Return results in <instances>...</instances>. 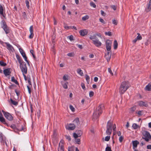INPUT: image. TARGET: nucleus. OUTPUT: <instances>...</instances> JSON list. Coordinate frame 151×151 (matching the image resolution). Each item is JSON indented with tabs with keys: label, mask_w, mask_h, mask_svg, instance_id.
<instances>
[{
	"label": "nucleus",
	"mask_w": 151,
	"mask_h": 151,
	"mask_svg": "<svg viewBox=\"0 0 151 151\" xmlns=\"http://www.w3.org/2000/svg\"><path fill=\"white\" fill-rule=\"evenodd\" d=\"M137 104L140 107L145 106L147 107L148 106L147 102H144L141 101H138L137 102Z\"/></svg>",
	"instance_id": "nucleus-9"
},
{
	"label": "nucleus",
	"mask_w": 151,
	"mask_h": 151,
	"mask_svg": "<svg viewBox=\"0 0 151 151\" xmlns=\"http://www.w3.org/2000/svg\"><path fill=\"white\" fill-rule=\"evenodd\" d=\"M10 100L11 102V103L13 105H15V106H17L18 105V103L17 102L13 100H12V99L11 98L10 99Z\"/></svg>",
	"instance_id": "nucleus-28"
},
{
	"label": "nucleus",
	"mask_w": 151,
	"mask_h": 151,
	"mask_svg": "<svg viewBox=\"0 0 151 151\" xmlns=\"http://www.w3.org/2000/svg\"><path fill=\"white\" fill-rule=\"evenodd\" d=\"M27 81L28 82V83L31 86H32V85L31 84V78L30 76H29V77H28V76H27Z\"/></svg>",
	"instance_id": "nucleus-40"
},
{
	"label": "nucleus",
	"mask_w": 151,
	"mask_h": 151,
	"mask_svg": "<svg viewBox=\"0 0 151 151\" xmlns=\"http://www.w3.org/2000/svg\"><path fill=\"white\" fill-rule=\"evenodd\" d=\"M94 94V92L93 91H91L89 92V95L90 97H92Z\"/></svg>",
	"instance_id": "nucleus-51"
},
{
	"label": "nucleus",
	"mask_w": 151,
	"mask_h": 151,
	"mask_svg": "<svg viewBox=\"0 0 151 151\" xmlns=\"http://www.w3.org/2000/svg\"><path fill=\"white\" fill-rule=\"evenodd\" d=\"M11 81L12 82L15 83L17 85H19V83L15 79L14 77L13 76L12 78Z\"/></svg>",
	"instance_id": "nucleus-29"
},
{
	"label": "nucleus",
	"mask_w": 151,
	"mask_h": 151,
	"mask_svg": "<svg viewBox=\"0 0 151 151\" xmlns=\"http://www.w3.org/2000/svg\"><path fill=\"white\" fill-rule=\"evenodd\" d=\"M112 132V129H106V134L108 135H110Z\"/></svg>",
	"instance_id": "nucleus-27"
},
{
	"label": "nucleus",
	"mask_w": 151,
	"mask_h": 151,
	"mask_svg": "<svg viewBox=\"0 0 151 151\" xmlns=\"http://www.w3.org/2000/svg\"><path fill=\"white\" fill-rule=\"evenodd\" d=\"M101 115H99L98 113L94 111L93 114V119L94 120L98 118Z\"/></svg>",
	"instance_id": "nucleus-18"
},
{
	"label": "nucleus",
	"mask_w": 151,
	"mask_h": 151,
	"mask_svg": "<svg viewBox=\"0 0 151 151\" xmlns=\"http://www.w3.org/2000/svg\"><path fill=\"white\" fill-rule=\"evenodd\" d=\"M4 12V9L3 7L0 4V14H3Z\"/></svg>",
	"instance_id": "nucleus-33"
},
{
	"label": "nucleus",
	"mask_w": 151,
	"mask_h": 151,
	"mask_svg": "<svg viewBox=\"0 0 151 151\" xmlns=\"http://www.w3.org/2000/svg\"><path fill=\"white\" fill-rule=\"evenodd\" d=\"M15 93H16L17 96H19L20 94L19 91H17V89L15 90Z\"/></svg>",
	"instance_id": "nucleus-63"
},
{
	"label": "nucleus",
	"mask_w": 151,
	"mask_h": 151,
	"mask_svg": "<svg viewBox=\"0 0 151 151\" xmlns=\"http://www.w3.org/2000/svg\"><path fill=\"white\" fill-rule=\"evenodd\" d=\"M63 142L64 141L63 140H61L60 141L58 148V151H64Z\"/></svg>",
	"instance_id": "nucleus-8"
},
{
	"label": "nucleus",
	"mask_w": 151,
	"mask_h": 151,
	"mask_svg": "<svg viewBox=\"0 0 151 151\" xmlns=\"http://www.w3.org/2000/svg\"><path fill=\"white\" fill-rule=\"evenodd\" d=\"M110 138V136H106L105 139V140L106 141H109Z\"/></svg>",
	"instance_id": "nucleus-54"
},
{
	"label": "nucleus",
	"mask_w": 151,
	"mask_h": 151,
	"mask_svg": "<svg viewBox=\"0 0 151 151\" xmlns=\"http://www.w3.org/2000/svg\"><path fill=\"white\" fill-rule=\"evenodd\" d=\"M108 71L109 72V73L110 74H111L112 76H113V73L112 72V71H111V68H108Z\"/></svg>",
	"instance_id": "nucleus-57"
},
{
	"label": "nucleus",
	"mask_w": 151,
	"mask_h": 151,
	"mask_svg": "<svg viewBox=\"0 0 151 151\" xmlns=\"http://www.w3.org/2000/svg\"><path fill=\"white\" fill-rule=\"evenodd\" d=\"M24 124L20 123L18 126L17 129L19 131H21L24 129Z\"/></svg>",
	"instance_id": "nucleus-16"
},
{
	"label": "nucleus",
	"mask_w": 151,
	"mask_h": 151,
	"mask_svg": "<svg viewBox=\"0 0 151 151\" xmlns=\"http://www.w3.org/2000/svg\"><path fill=\"white\" fill-rule=\"evenodd\" d=\"M5 44L7 46V48L9 50H10L12 51L14 50L12 46L10 44L7 42H5Z\"/></svg>",
	"instance_id": "nucleus-15"
},
{
	"label": "nucleus",
	"mask_w": 151,
	"mask_h": 151,
	"mask_svg": "<svg viewBox=\"0 0 151 151\" xmlns=\"http://www.w3.org/2000/svg\"><path fill=\"white\" fill-rule=\"evenodd\" d=\"M81 86L82 88L84 90H85L86 87L84 84L83 83H82L81 84Z\"/></svg>",
	"instance_id": "nucleus-55"
},
{
	"label": "nucleus",
	"mask_w": 151,
	"mask_h": 151,
	"mask_svg": "<svg viewBox=\"0 0 151 151\" xmlns=\"http://www.w3.org/2000/svg\"><path fill=\"white\" fill-rule=\"evenodd\" d=\"M67 55L69 57H73L74 55V54L73 52H70L68 53Z\"/></svg>",
	"instance_id": "nucleus-50"
},
{
	"label": "nucleus",
	"mask_w": 151,
	"mask_h": 151,
	"mask_svg": "<svg viewBox=\"0 0 151 151\" xmlns=\"http://www.w3.org/2000/svg\"><path fill=\"white\" fill-rule=\"evenodd\" d=\"M111 8L114 11L116 10V7L115 5H112L111 6Z\"/></svg>",
	"instance_id": "nucleus-62"
},
{
	"label": "nucleus",
	"mask_w": 151,
	"mask_h": 151,
	"mask_svg": "<svg viewBox=\"0 0 151 151\" xmlns=\"http://www.w3.org/2000/svg\"><path fill=\"white\" fill-rule=\"evenodd\" d=\"M89 18L88 16L86 15L82 17V19L83 21H86Z\"/></svg>",
	"instance_id": "nucleus-35"
},
{
	"label": "nucleus",
	"mask_w": 151,
	"mask_h": 151,
	"mask_svg": "<svg viewBox=\"0 0 151 151\" xmlns=\"http://www.w3.org/2000/svg\"><path fill=\"white\" fill-rule=\"evenodd\" d=\"M22 16L23 18L25 19H27V17L26 14V13L25 12H24L23 13Z\"/></svg>",
	"instance_id": "nucleus-38"
},
{
	"label": "nucleus",
	"mask_w": 151,
	"mask_h": 151,
	"mask_svg": "<svg viewBox=\"0 0 151 151\" xmlns=\"http://www.w3.org/2000/svg\"><path fill=\"white\" fill-rule=\"evenodd\" d=\"M124 139V137L122 136H121L119 139V140L120 142H122Z\"/></svg>",
	"instance_id": "nucleus-58"
},
{
	"label": "nucleus",
	"mask_w": 151,
	"mask_h": 151,
	"mask_svg": "<svg viewBox=\"0 0 151 151\" xmlns=\"http://www.w3.org/2000/svg\"><path fill=\"white\" fill-rule=\"evenodd\" d=\"M151 43V38L150 37L147 40V41L145 43V45H147Z\"/></svg>",
	"instance_id": "nucleus-31"
},
{
	"label": "nucleus",
	"mask_w": 151,
	"mask_h": 151,
	"mask_svg": "<svg viewBox=\"0 0 151 151\" xmlns=\"http://www.w3.org/2000/svg\"><path fill=\"white\" fill-rule=\"evenodd\" d=\"M90 5L91 6H92L93 7L95 8L96 7V5L93 2L91 1L90 3Z\"/></svg>",
	"instance_id": "nucleus-47"
},
{
	"label": "nucleus",
	"mask_w": 151,
	"mask_h": 151,
	"mask_svg": "<svg viewBox=\"0 0 151 151\" xmlns=\"http://www.w3.org/2000/svg\"><path fill=\"white\" fill-rule=\"evenodd\" d=\"M76 128L75 125L73 124H69L67 129L70 130H73Z\"/></svg>",
	"instance_id": "nucleus-19"
},
{
	"label": "nucleus",
	"mask_w": 151,
	"mask_h": 151,
	"mask_svg": "<svg viewBox=\"0 0 151 151\" xmlns=\"http://www.w3.org/2000/svg\"><path fill=\"white\" fill-rule=\"evenodd\" d=\"M104 109V106L103 105H100L97 107L94 111L98 113L99 115H101L102 113V110Z\"/></svg>",
	"instance_id": "nucleus-6"
},
{
	"label": "nucleus",
	"mask_w": 151,
	"mask_h": 151,
	"mask_svg": "<svg viewBox=\"0 0 151 151\" xmlns=\"http://www.w3.org/2000/svg\"><path fill=\"white\" fill-rule=\"evenodd\" d=\"M143 136L142 139H144L147 142H149V139H151V135L147 131H145V134H143Z\"/></svg>",
	"instance_id": "nucleus-4"
},
{
	"label": "nucleus",
	"mask_w": 151,
	"mask_h": 151,
	"mask_svg": "<svg viewBox=\"0 0 151 151\" xmlns=\"http://www.w3.org/2000/svg\"><path fill=\"white\" fill-rule=\"evenodd\" d=\"M25 2L26 4V6L27 8L28 9H29L30 6L29 1L28 0H26L25 1Z\"/></svg>",
	"instance_id": "nucleus-44"
},
{
	"label": "nucleus",
	"mask_w": 151,
	"mask_h": 151,
	"mask_svg": "<svg viewBox=\"0 0 151 151\" xmlns=\"http://www.w3.org/2000/svg\"><path fill=\"white\" fill-rule=\"evenodd\" d=\"M20 68L22 74H27V68L26 63L24 61H22V63L20 64Z\"/></svg>",
	"instance_id": "nucleus-3"
},
{
	"label": "nucleus",
	"mask_w": 151,
	"mask_h": 151,
	"mask_svg": "<svg viewBox=\"0 0 151 151\" xmlns=\"http://www.w3.org/2000/svg\"><path fill=\"white\" fill-rule=\"evenodd\" d=\"M99 20L100 22L103 23V24H105L106 23V22H105V21L102 18H100L99 19Z\"/></svg>",
	"instance_id": "nucleus-56"
},
{
	"label": "nucleus",
	"mask_w": 151,
	"mask_h": 151,
	"mask_svg": "<svg viewBox=\"0 0 151 151\" xmlns=\"http://www.w3.org/2000/svg\"><path fill=\"white\" fill-rule=\"evenodd\" d=\"M146 91H150L151 90V82L149 83L145 88Z\"/></svg>",
	"instance_id": "nucleus-23"
},
{
	"label": "nucleus",
	"mask_w": 151,
	"mask_h": 151,
	"mask_svg": "<svg viewBox=\"0 0 151 151\" xmlns=\"http://www.w3.org/2000/svg\"><path fill=\"white\" fill-rule=\"evenodd\" d=\"M101 14L103 16H105L106 15V13L103 10L101 11Z\"/></svg>",
	"instance_id": "nucleus-64"
},
{
	"label": "nucleus",
	"mask_w": 151,
	"mask_h": 151,
	"mask_svg": "<svg viewBox=\"0 0 151 151\" xmlns=\"http://www.w3.org/2000/svg\"><path fill=\"white\" fill-rule=\"evenodd\" d=\"M93 44L97 47H99L101 45V43L98 39H96L93 41Z\"/></svg>",
	"instance_id": "nucleus-11"
},
{
	"label": "nucleus",
	"mask_w": 151,
	"mask_h": 151,
	"mask_svg": "<svg viewBox=\"0 0 151 151\" xmlns=\"http://www.w3.org/2000/svg\"><path fill=\"white\" fill-rule=\"evenodd\" d=\"M73 122L76 123L77 125H78L80 124L79 119L78 118H76L73 121Z\"/></svg>",
	"instance_id": "nucleus-30"
},
{
	"label": "nucleus",
	"mask_w": 151,
	"mask_h": 151,
	"mask_svg": "<svg viewBox=\"0 0 151 151\" xmlns=\"http://www.w3.org/2000/svg\"><path fill=\"white\" fill-rule=\"evenodd\" d=\"M0 121L4 124H7L5 121V119L2 116H0Z\"/></svg>",
	"instance_id": "nucleus-24"
},
{
	"label": "nucleus",
	"mask_w": 151,
	"mask_h": 151,
	"mask_svg": "<svg viewBox=\"0 0 151 151\" xmlns=\"http://www.w3.org/2000/svg\"><path fill=\"white\" fill-rule=\"evenodd\" d=\"M137 35L138 36L136 37L137 39L139 40H141L142 39V37L141 35H140V34L139 33H137Z\"/></svg>",
	"instance_id": "nucleus-43"
},
{
	"label": "nucleus",
	"mask_w": 151,
	"mask_h": 151,
	"mask_svg": "<svg viewBox=\"0 0 151 151\" xmlns=\"http://www.w3.org/2000/svg\"><path fill=\"white\" fill-rule=\"evenodd\" d=\"M16 57L17 59L18 60V62L20 64H21L22 63V59L19 56V55H18L17 54L16 55Z\"/></svg>",
	"instance_id": "nucleus-25"
},
{
	"label": "nucleus",
	"mask_w": 151,
	"mask_h": 151,
	"mask_svg": "<svg viewBox=\"0 0 151 151\" xmlns=\"http://www.w3.org/2000/svg\"><path fill=\"white\" fill-rule=\"evenodd\" d=\"M5 117L8 120L12 121L13 119V117L12 115L10 113L4 111L2 110V111Z\"/></svg>",
	"instance_id": "nucleus-5"
},
{
	"label": "nucleus",
	"mask_w": 151,
	"mask_h": 151,
	"mask_svg": "<svg viewBox=\"0 0 151 151\" xmlns=\"http://www.w3.org/2000/svg\"><path fill=\"white\" fill-rule=\"evenodd\" d=\"M111 42L109 40H108L106 42V47L107 51H110L111 49Z\"/></svg>",
	"instance_id": "nucleus-7"
},
{
	"label": "nucleus",
	"mask_w": 151,
	"mask_h": 151,
	"mask_svg": "<svg viewBox=\"0 0 151 151\" xmlns=\"http://www.w3.org/2000/svg\"><path fill=\"white\" fill-rule=\"evenodd\" d=\"M118 43L116 40H115L114 41V50H116L117 48L118 47Z\"/></svg>",
	"instance_id": "nucleus-26"
},
{
	"label": "nucleus",
	"mask_w": 151,
	"mask_h": 151,
	"mask_svg": "<svg viewBox=\"0 0 151 151\" xmlns=\"http://www.w3.org/2000/svg\"><path fill=\"white\" fill-rule=\"evenodd\" d=\"M105 151H112L110 147L107 146L105 149Z\"/></svg>",
	"instance_id": "nucleus-48"
},
{
	"label": "nucleus",
	"mask_w": 151,
	"mask_h": 151,
	"mask_svg": "<svg viewBox=\"0 0 151 151\" xmlns=\"http://www.w3.org/2000/svg\"><path fill=\"white\" fill-rule=\"evenodd\" d=\"M112 23L113 24L116 25L117 24L118 22L116 20L114 19L112 20Z\"/></svg>",
	"instance_id": "nucleus-52"
},
{
	"label": "nucleus",
	"mask_w": 151,
	"mask_h": 151,
	"mask_svg": "<svg viewBox=\"0 0 151 151\" xmlns=\"http://www.w3.org/2000/svg\"><path fill=\"white\" fill-rule=\"evenodd\" d=\"M151 9V6L148 5L147 7L145 9V11L146 12H149Z\"/></svg>",
	"instance_id": "nucleus-34"
},
{
	"label": "nucleus",
	"mask_w": 151,
	"mask_h": 151,
	"mask_svg": "<svg viewBox=\"0 0 151 151\" xmlns=\"http://www.w3.org/2000/svg\"><path fill=\"white\" fill-rule=\"evenodd\" d=\"M69 107L70 110L73 112H74L75 111V109L73 106L72 105H70L69 106Z\"/></svg>",
	"instance_id": "nucleus-46"
},
{
	"label": "nucleus",
	"mask_w": 151,
	"mask_h": 151,
	"mask_svg": "<svg viewBox=\"0 0 151 151\" xmlns=\"http://www.w3.org/2000/svg\"><path fill=\"white\" fill-rule=\"evenodd\" d=\"M11 68H8L4 70L3 71V73L5 76H7L10 75L11 73L10 71Z\"/></svg>",
	"instance_id": "nucleus-12"
},
{
	"label": "nucleus",
	"mask_w": 151,
	"mask_h": 151,
	"mask_svg": "<svg viewBox=\"0 0 151 151\" xmlns=\"http://www.w3.org/2000/svg\"><path fill=\"white\" fill-rule=\"evenodd\" d=\"M113 130L114 132H116V127L115 124H114L113 125Z\"/></svg>",
	"instance_id": "nucleus-60"
},
{
	"label": "nucleus",
	"mask_w": 151,
	"mask_h": 151,
	"mask_svg": "<svg viewBox=\"0 0 151 151\" xmlns=\"http://www.w3.org/2000/svg\"><path fill=\"white\" fill-rule=\"evenodd\" d=\"M111 52L108 51L106 54H105V56L107 62L110 61L111 56Z\"/></svg>",
	"instance_id": "nucleus-13"
},
{
	"label": "nucleus",
	"mask_w": 151,
	"mask_h": 151,
	"mask_svg": "<svg viewBox=\"0 0 151 151\" xmlns=\"http://www.w3.org/2000/svg\"><path fill=\"white\" fill-rule=\"evenodd\" d=\"M77 72L81 76H83V74L82 70L80 69H78Z\"/></svg>",
	"instance_id": "nucleus-36"
},
{
	"label": "nucleus",
	"mask_w": 151,
	"mask_h": 151,
	"mask_svg": "<svg viewBox=\"0 0 151 151\" xmlns=\"http://www.w3.org/2000/svg\"><path fill=\"white\" fill-rule=\"evenodd\" d=\"M132 127L134 129H136L139 127V125L136 124L134 123L132 125Z\"/></svg>",
	"instance_id": "nucleus-32"
},
{
	"label": "nucleus",
	"mask_w": 151,
	"mask_h": 151,
	"mask_svg": "<svg viewBox=\"0 0 151 151\" xmlns=\"http://www.w3.org/2000/svg\"><path fill=\"white\" fill-rule=\"evenodd\" d=\"M96 35H93V36H91V37H90V40H92L93 41V40H94L95 39H96Z\"/></svg>",
	"instance_id": "nucleus-42"
},
{
	"label": "nucleus",
	"mask_w": 151,
	"mask_h": 151,
	"mask_svg": "<svg viewBox=\"0 0 151 151\" xmlns=\"http://www.w3.org/2000/svg\"><path fill=\"white\" fill-rule=\"evenodd\" d=\"M27 89H28V91L29 93L30 94H31V90L30 88V86H28H28H27Z\"/></svg>",
	"instance_id": "nucleus-59"
},
{
	"label": "nucleus",
	"mask_w": 151,
	"mask_h": 151,
	"mask_svg": "<svg viewBox=\"0 0 151 151\" xmlns=\"http://www.w3.org/2000/svg\"><path fill=\"white\" fill-rule=\"evenodd\" d=\"M1 27L3 29L5 33L7 34L10 32V29L8 27L6 23V22L4 20H2L1 22Z\"/></svg>",
	"instance_id": "nucleus-2"
},
{
	"label": "nucleus",
	"mask_w": 151,
	"mask_h": 151,
	"mask_svg": "<svg viewBox=\"0 0 151 151\" xmlns=\"http://www.w3.org/2000/svg\"><path fill=\"white\" fill-rule=\"evenodd\" d=\"M133 144V149H135V148L137 147V145L139 143V142L137 140H134L132 141Z\"/></svg>",
	"instance_id": "nucleus-17"
},
{
	"label": "nucleus",
	"mask_w": 151,
	"mask_h": 151,
	"mask_svg": "<svg viewBox=\"0 0 151 151\" xmlns=\"http://www.w3.org/2000/svg\"><path fill=\"white\" fill-rule=\"evenodd\" d=\"M29 31L30 33H33V27L32 26H31L29 28Z\"/></svg>",
	"instance_id": "nucleus-53"
},
{
	"label": "nucleus",
	"mask_w": 151,
	"mask_h": 151,
	"mask_svg": "<svg viewBox=\"0 0 151 151\" xmlns=\"http://www.w3.org/2000/svg\"><path fill=\"white\" fill-rule=\"evenodd\" d=\"M79 32L81 36H84L87 34L88 32L86 29H84L80 30Z\"/></svg>",
	"instance_id": "nucleus-14"
},
{
	"label": "nucleus",
	"mask_w": 151,
	"mask_h": 151,
	"mask_svg": "<svg viewBox=\"0 0 151 151\" xmlns=\"http://www.w3.org/2000/svg\"><path fill=\"white\" fill-rule=\"evenodd\" d=\"M63 81H61V84L63 88L66 89V75H65L63 77Z\"/></svg>",
	"instance_id": "nucleus-10"
},
{
	"label": "nucleus",
	"mask_w": 151,
	"mask_h": 151,
	"mask_svg": "<svg viewBox=\"0 0 151 151\" xmlns=\"http://www.w3.org/2000/svg\"><path fill=\"white\" fill-rule=\"evenodd\" d=\"M105 34L106 35H108L110 37H111L112 36L111 32L110 31L105 32Z\"/></svg>",
	"instance_id": "nucleus-45"
},
{
	"label": "nucleus",
	"mask_w": 151,
	"mask_h": 151,
	"mask_svg": "<svg viewBox=\"0 0 151 151\" xmlns=\"http://www.w3.org/2000/svg\"><path fill=\"white\" fill-rule=\"evenodd\" d=\"M112 123L111 121H109L107 123L106 125V129H112Z\"/></svg>",
	"instance_id": "nucleus-20"
},
{
	"label": "nucleus",
	"mask_w": 151,
	"mask_h": 151,
	"mask_svg": "<svg viewBox=\"0 0 151 151\" xmlns=\"http://www.w3.org/2000/svg\"><path fill=\"white\" fill-rule=\"evenodd\" d=\"M16 87V86L14 84H12L9 86V88L10 89H13L14 87Z\"/></svg>",
	"instance_id": "nucleus-41"
},
{
	"label": "nucleus",
	"mask_w": 151,
	"mask_h": 151,
	"mask_svg": "<svg viewBox=\"0 0 151 151\" xmlns=\"http://www.w3.org/2000/svg\"><path fill=\"white\" fill-rule=\"evenodd\" d=\"M136 109V107L135 106H133L130 109V111L131 112H133L135 111V110Z\"/></svg>",
	"instance_id": "nucleus-39"
},
{
	"label": "nucleus",
	"mask_w": 151,
	"mask_h": 151,
	"mask_svg": "<svg viewBox=\"0 0 151 151\" xmlns=\"http://www.w3.org/2000/svg\"><path fill=\"white\" fill-rule=\"evenodd\" d=\"M33 36H34L33 33H30V35H29V38L30 39H32L33 38Z\"/></svg>",
	"instance_id": "nucleus-61"
},
{
	"label": "nucleus",
	"mask_w": 151,
	"mask_h": 151,
	"mask_svg": "<svg viewBox=\"0 0 151 151\" xmlns=\"http://www.w3.org/2000/svg\"><path fill=\"white\" fill-rule=\"evenodd\" d=\"M67 38H68L71 41L74 40L73 36L72 35H71L68 36Z\"/></svg>",
	"instance_id": "nucleus-49"
},
{
	"label": "nucleus",
	"mask_w": 151,
	"mask_h": 151,
	"mask_svg": "<svg viewBox=\"0 0 151 151\" xmlns=\"http://www.w3.org/2000/svg\"><path fill=\"white\" fill-rule=\"evenodd\" d=\"M5 138L4 135L1 134H0V142L1 143H4L5 142Z\"/></svg>",
	"instance_id": "nucleus-22"
},
{
	"label": "nucleus",
	"mask_w": 151,
	"mask_h": 151,
	"mask_svg": "<svg viewBox=\"0 0 151 151\" xmlns=\"http://www.w3.org/2000/svg\"><path fill=\"white\" fill-rule=\"evenodd\" d=\"M129 87V82L127 81L123 82L119 88V92L121 94H123Z\"/></svg>",
	"instance_id": "nucleus-1"
},
{
	"label": "nucleus",
	"mask_w": 151,
	"mask_h": 151,
	"mask_svg": "<svg viewBox=\"0 0 151 151\" xmlns=\"http://www.w3.org/2000/svg\"><path fill=\"white\" fill-rule=\"evenodd\" d=\"M19 51L21 55H22V57L24 59L27 58L25 52L24 51V50L22 49L19 48Z\"/></svg>",
	"instance_id": "nucleus-21"
},
{
	"label": "nucleus",
	"mask_w": 151,
	"mask_h": 151,
	"mask_svg": "<svg viewBox=\"0 0 151 151\" xmlns=\"http://www.w3.org/2000/svg\"><path fill=\"white\" fill-rule=\"evenodd\" d=\"M0 65L2 66H5L6 65V63L4 62L3 61H0Z\"/></svg>",
	"instance_id": "nucleus-37"
}]
</instances>
